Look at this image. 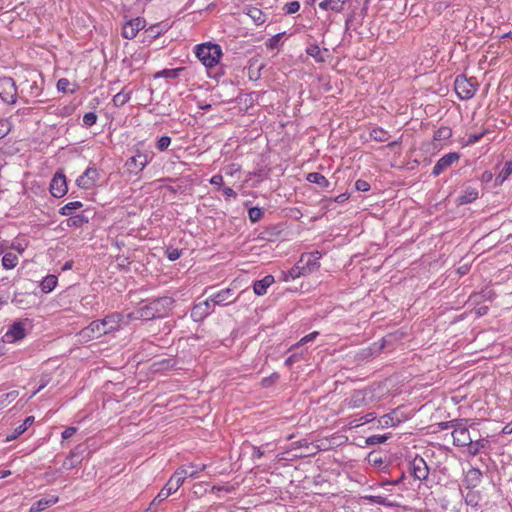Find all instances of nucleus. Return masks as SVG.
Segmentation results:
<instances>
[{"label":"nucleus","instance_id":"28","mask_svg":"<svg viewBox=\"0 0 512 512\" xmlns=\"http://www.w3.org/2000/svg\"><path fill=\"white\" fill-rule=\"evenodd\" d=\"M246 14L256 25H261L266 21V15L257 7H248Z\"/></svg>","mask_w":512,"mask_h":512},{"label":"nucleus","instance_id":"10","mask_svg":"<svg viewBox=\"0 0 512 512\" xmlns=\"http://www.w3.org/2000/svg\"><path fill=\"white\" fill-rule=\"evenodd\" d=\"M146 25V21L144 18L137 17L127 21L122 28V36L125 39H133L136 37L138 32L142 30Z\"/></svg>","mask_w":512,"mask_h":512},{"label":"nucleus","instance_id":"21","mask_svg":"<svg viewBox=\"0 0 512 512\" xmlns=\"http://www.w3.org/2000/svg\"><path fill=\"white\" fill-rule=\"evenodd\" d=\"M274 283V277L272 275H266L260 280H256L253 284L254 293L257 296L265 295L268 287Z\"/></svg>","mask_w":512,"mask_h":512},{"label":"nucleus","instance_id":"14","mask_svg":"<svg viewBox=\"0 0 512 512\" xmlns=\"http://www.w3.org/2000/svg\"><path fill=\"white\" fill-rule=\"evenodd\" d=\"M86 448L83 445L76 446L73 450L70 451L68 456L63 461L62 467L66 470H71L77 467L82 461V455L85 452Z\"/></svg>","mask_w":512,"mask_h":512},{"label":"nucleus","instance_id":"13","mask_svg":"<svg viewBox=\"0 0 512 512\" xmlns=\"http://www.w3.org/2000/svg\"><path fill=\"white\" fill-rule=\"evenodd\" d=\"M460 158L459 153L450 152L442 156L434 165L432 170V175L434 177L439 176L443 171L449 168L454 162L458 161Z\"/></svg>","mask_w":512,"mask_h":512},{"label":"nucleus","instance_id":"5","mask_svg":"<svg viewBox=\"0 0 512 512\" xmlns=\"http://www.w3.org/2000/svg\"><path fill=\"white\" fill-rule=\"evenodd\" d=\"M17 86L13 78H0V98L7 104H15L17 100Z\"/></svg>","mask_w":512,"mask_h":512},{"label":"nucleus","instance_id":"27","mask_svg":"<svg viewBox=\"0 0 512 512\" xmlns=\"http://www.w3.org/2000/svg\"><path fill=\"white\" fill-rule=\"evenodd\" d=\"M512 174V159L505 162L503 168L495 178V185L500 186Z\"/></svg>","mask_w":512,"mask_h":512},{"label":"nucleus","instance_id":"26","mask_svg":"<svg viewBox=\"0 0 512 512\" xmlns=\"http://www.w3.org/2000/svg\"><path fill=\"white\" fill-rule=\"evenodd\" d=\"M70 217L66 220V224L68 227H76L80 228L84 224L89 222V217L84 213H79L76 215H69Z\"/></svg>","mask_w":512,"mask_h":512},{"label":"nucleus","instance_id":"34","mask_svg":"<svg viewBox=\"0 0 512 512\" xmlns=\"http://www.w3.org/2000/svg\"><path fill=\"white\" fill-rule=\"evenodd\" d=\"M82 207L83 203L81 201L69 202L60 208L59 214H61L62 216H69L72 215L73 211L80 209Z\"/></svg>","mask_w":512,"mask_h":512},{"label":"nucleus","instance_id":"11","mask_svg":"<svg viewBox=\"0 0 512 512\" xmlns=\"http://www.w3.org/2000/svg\"><path fill=\"white\" fill-rule=\"evenodd\" d=\"M322 257L321 252L313 251L310 253H304L300 257V264L305 268L307 274L316 271L320 267V259Z\"/></svg>","mask_w":512,"mask_h":512},{"label":"nucleus","instance_id":"44","mask_svg":"<svg viewBox=\"0 0 512 512\" xmlns=\"http://www.w3.org/2000/svg\"><path fill=\"white\" fill-rule=\"evenodd\" d=\"M284 35L285 32L275 34L265 42V46L270 50L277 49L279 47L280 40Z\"/></svg>","mask_w":512,"mask_h":512},{"label":"nucleus","instance_id":"53","mask_svg":"<svg viewBox=\"0 0 512 512\" xmlns=\"http://www.w3.org/2000/svg\"><path fill=\"white\" fill-rule=\"evenodd\" d=\"M284 11L286 14H294L299 11L300 3L299 1H291L285 4Z\"/></svg>","mask_w":512,"mask_h":512},{"label":"nucleus","instance_id":"56","mask_svg":"<svg viewBox=\"0 0 512 512\" xmlns=\"http://www.w3.org/2000/svg\"><path fill=\"white\" fill-rule=\"evenodd\" d=\"M495 297V293L491 289H484L479 294L474 295L473 298H480L482 300L491 301Z\"/></svg>","mask_w":512,"mask_h":512},{"label":"nucleus","instance_id":"54","mask_svg":"<svg viewBox=\"0 0 512 512\" xmlns=\"http://www.w3.org/2000/svg\"><path fill=\"white\" fill-rule=\"evenodd\" d=\"M393 413H390V414H386V415H383L379 420V425L382 426V427H388V426H394L395 423H394V417H393Z\"/></svg>","mask_w":512,"mask_h":512},{"label":"nucleus","instance_id":"40","mask_svg":"<svg viewBox=\"0 0 512 512\" xmlns=\"http://www.w3.org/2000/svg\"><path fill=\"white\" fill-rule=\"evenodd\" d=\"M186 478H188L187 470L183 466L179 467L170 477V479L180 486H182Z\"/></svg>","mask_w":512,"mask_h":512},{"label":"nucleus","instance_id":"18","mask_svg":"<svg viewBox=\"0 0 512 512\" xmlns=\"http://www.w3.org/2000/svg\"><path fill=\"white\" fill-rule=\"evenodd\" d=\"M26 336L24 325L21 321L13 322L5 333L7 341L14 342L22 340Z\"/></svg>","mask_w":512,"mask_h":512},{"label":"nucleus","instance_id":"38","mask_svg":"<svg viewBox=\"0 0 512 512\" xmlns=\"http://www.w3.org/2000/svg\"><path fill=\"white\" fill-rule=\"evenodd\" d=\"M370 137L377 142H386L390 136L386 130L377 127L370 131Z\"/></svg>","mask_w":512,"mask_h":512},{"label":"nucleus","instance_id":"3","mask_svg":"<svg viewBox=\"0 0 512 512\" xmlns=\"http://www.w3.org/2000/svg\"><path fill=\"white\" fill-rule=\"evenodd\" d=\"M195 55L205 67L212 68L219 63L222 49L216 43L205 42L195 46Z\"/></svg>","mask_w":512,"mask_h":512},{"label":"nucleus","instance_id":"16","mask_svg":"<svg viewBox=\"0 0 512 512\" xmlns=\"http://www.w3.org/2000/svg\"><path fill=\"white\" fill-rule=\"evenodd\" d=\"M238 297H234V290L225 288L210 296L213 305H229L234 303Z\"/></svg>","mask_w":512,"mask_h":512},{"label":"nucleus","instance_id":"52","mask_svg":"<svg viewBox=\"0 0 512 512\" xmlns=\"http://www.w3.org/2000/svg\"><path fill=\"white\" fill-rule=\"evenodd\" d=\"M171 144V138L169 136H162L158 139L156 143V148L159 151H165L169 145Z\"/></svg>","mask_w":512,"mask_h":512},{"label":"nucleus","instance_id":"36","mask_svg":"<svg viewBox=\"0 0 512 512\" xmlns=\"http://www.w3.org/2000/svg\"><path fill=\"white\" fill-rule=\"evenodd\" d=\"M177 362L174 358H165L158 362H154L153 367L156 371L169 370L176 366Z\"/></svg>","mask_w":512,"mask_h":512},{"label":"nucleus","instance_id":"45","mask_svg":"<svg viewBox=\"0 0 512 512\" xmlns=\"http://www.w3.org/2000/svg\"><path fill=\"white\" fill-rule=\"evenodd\" d=\"M27 85V94L31 97H37L41 94V88L37 84V81L30 82L29 80L25 81Z\"/></svg>","mask_w":512,"mask_h":512},{"label":"nucleus","instance_id":"59","mask_svg":"<svg viewBox=\"0 0 512 512\" xmlns=\"http://www.w3.org/2000/svg\"><path fill=\"white\" fill-rule=\"evenodd\" d=\"M465 503L469 506L476 507L478 505V496L475 493H468L465 497Z\"/></svg>","mask_w":512,"mask_h":512},{"label":"nucleus","instance_id":"2","mask_svg":"<svg viewBox=\"0 0 512 512\" xmlns=\"http://www.w3.org/2000/svg\"><path fill=\"white\" fill-rule=\"evenodd\" d=\"M122 321L123 315L121 313L109 314L101 320L92 321L80 331V336L88 340L98 339L105 334L118 330Z\"/></svg>","mask_w":512,"mask_h":512},{"label":"nucleus","instance_id":"23","mask_svg":"<svg viewBox=\"0 0 512 512\" xmlns=\"http://www.w3.org/2000/svg\"><path fill=\"white\" fill-rule=\"evenodd\" d=\"M349 0H319L318 6L325 11L340 12Z\"/></svg>","mask_w":512,"mask_h":512},{"label":"nucleus","instance_id":"32","mask_svg":"<svg viewBox=\"0 0 512 512\" xmlns=\"http://www.w3.org/2000/svg\"><path fill=\"white\" fill-rule=\"evenodd\" d=\"M306 179L308 182L317 184L323 188H328L330 186V182L326 177L318 172L309 173Z\"/></svg>","mask_w":512,"mask_h":512},{"label":"nucleus","instance_id":"17","mask_svg":"<svg viewBox=\"0 0 512 512\" xmlns=\"http://www.w3.org/2000/svg\"><path fill=\"white\" fill-rule=\"evenodd\" d=\"M453 437V444L458 447H468L471 444V436L468 428H454L451 433Z\"/></svg>","mask_w":512,"mask_h":512},{"label":"nucleus","instance_id":"50","mask_svg":"<svg viewBox=\"0 0 512 512\" xmlns=\"http://www.w3.org/2000/svg\"><path fill=\"white\" fill-rule=\"evenodd\" d=\"M165 254L170 261H175L181 257L182 250L174 247H168Z\"/></svg>","mask_w":512,"mask_h":512},{"label":"nucleus","instance_id":"63","mask_svg":"<svg viewBox=\"0 0 512 512\" xmlns=\"http://www.w3.org/2000/svg\"><path fill=\"white\" fill-rule=\"evenodd\" d=\"M277 234L278 232L275 233L273 230H266L260 233L259 238L262 240L273 241V237Z\"/></svg>","mask_w":512,"mask_h":512},{"label":"nucleus","instance_id":"35","mask_svg":"<svg viewBox=\"0 0 512 512\" xmlns=\"http://www.w3.org/2000/svg\"><path fill=\"white\" fill-rule=\"evenodd\" d=\"M307 272L302 264H300V260L288 271L285 276V280L287 281L289 278L296 279L301 275H306Z\"/></svg>","mask_w":512,"mask_h":512},{"label":"nucleus","instance_id":"19","mask_svg":"<svg viewBox=\"0 0 512 512\" xmlns=\"http://www.w3.org/2000/svg\"><path fill=\"white\" fill-rule=\"evenodd\" d=\"M368 394H371V391L367 389L355 390L348 401V406L350 408H360L367 405L369 403Z\"/></svg>","mask_w":512,"mask_h":512},{"label":"nucleus","instance_id":"51","mask_svg":"<svg viewBox=\"0 0 512 512\" xmlns=\"http://www.w3.org/2000/svg\"><path fill=\"white\" fill-rule=\"evenodd\" d=\"M97 115L94 112L85 113L83 116V124L87 127H91L97 122Z\"/></svg>","mask_w":512,"mask_h":512},{"label":"nucleus","instance_id":"6","mask_svg":"<svg viewBox=\"0 0 512 512\" xmlns=\"http://www.w3.org/2000/svg\"><path fill=\"white\" fill-rule=\"evenodd\" d=\"M49 190L52 196L56 198H61L66 195L68 192V186L63 170L60 169L56 171L50 182Z\"/></svg>","mask_w":512,"mask_h":512},{"label":"nucleus","instance_id":"20","mask_svg":"<svg viewBox=\"0 0 512 512\" xmlns=\"http://www.w3.org/2000/svg\"><path fill=\"white\" fill-rule=\"evenodd\" d=\"M479 196V191L475 187L467 186L463 189L462 193L457 197L458 205H465L472 203Z\"/></svg>","mask_w":512,"mask_h":512},{"label":"nucleus","instance_id":"25","mask_svg":"<svg viewBox=\"0 0 512 512\" xmlns=\"http://www.w3.org/2000/svg\"><path fill=\"white\" fill-rule=\"evenodd\" d=\"M33 422H34L33 416L26 417L25 420L23 421V423L20 424L19 426H17L11 435L7 436L6 440L12 441V440L16 439L21 434H23L28 429V427L33 424Z\"/></svg>","mask_w":512,"mask_h":512},{"label":"nucleus","instance_id":"29","mask_svg":"<svg viewBox=\"0 0 512 512\" xmlns=\"http://www.w3.org/2000/svg\"><path fill=\"white\" fill-rule=\"evenodd\" d=\"M185 71V67H178L174 69H163L155 74V78H169L176 79L182 72Z\"/></svg>","mask_w":512,"mask_h":512},{"label":"nucleus","instance_id":"62","mask_svg":"<svg viewBox=\"0 0 512 512\" xmlns=\"http://www.w3.org/2000/svg\"><path fill=\"white\" fill-rule=\"evenodd\" d=\"M15 397H16L15 391L0 395V406H5L7 404V402L10 401V398L14 399Z\"/></svg>","mask_w":512,"mask_h":512},{"label":"nucleus","instance_id":"9","mask_svg":"<svg viewBox=\"0 0 512 512\" xmlns=\"http://www.w3.org/2000/svg\"><path fill=\"white\" fill-rule=\"evenodd\" d=\"M409 472L415 479L422 481L427 479L429 468L426 461L422 457L416 456L409 463Z\"/></svg>","mask_w":512,"mask_h":512},{"label":"nucleus","instance_id":"46","mask_svg":"<svg viewBox=\"0 0 512 512\" xmlns=\"http://www.w3.org/2000/svg\"><path fill=\"white\" fill-rule=\"evenodd\" d=\"M452 135V131L449 127H440L434 132V140H445L450 138Z\"/></svg>","mask_w":512,"mask_h":512},{"label":"nucleus","instance_id":"57","mask_svg":"<svg viewBox=\"0 0 512 512\" xmlns=\"http://www.w3.org/2000/svg\"><path fill=\"white\" fill-rule=\"evenodd\" d=\"M355 188H356L357 191L367 192V191L370 190V184L367 181H365V180L358 179L355 182Z\"/></svg>","mask_w":512,"mask_h":512},{"label":"nucleus","instance_id":"1","mask_svg":"<svg viewBox=\"0 0 512 512\" xmlns=\"http://www.w3.org/2000/svg\"><path fill=\"white\" fill-rule=\"evenodd\" d=\"M174 299L169 296L158 297L152 299L140 306L136 310L127 314L128 320H152L156 318H163L171 311Z\"/></svg>","mask_w":512,"mask_h":512},{"label":"nucleus","instance_id":"58","mask_svg":"<svg viewBox=\"0 0 512 512\" xmlns=\"http://www.w3.org/2000/svg\"><path fill=\"white\" fill-rule=\"evenodd\" d=\"M10 132V124L6 120H0V139L4 138Z\"/></svg>","mask_w":512,"mask_h":512},{"label":"nucleus","instance_id":"47","mask_svg":"<svg viewBox=\"0 0 512 512\" xmlns=\"http://www.w3.org/2000/svg\"><path fill=\"white\" fill-rule=\"evenodd\" d=\"M364 499L369 501L372 504H378L383 506H390L391 504L388 502L387 498L382 497L380 495H367L364 496Z\"/></svg>","mask_w":512,"mask_h":512},{"label":"nucleus","instance_id":"22","mask_svg":"<svg viewBox=\"0 0 512 512\" xmlns=\"http://www.w3.org/2000/svg\"><path fill=\"white\" fill-rule=\"evenodd\" d=\"M305 52L307 55L314 58V60L317 63H323L326 61V57L324 56V53L328 54L329 51L327 48L320 49L319 45L314 43V44H310L309 46H307Z\"/></svg>","mask_w":512,"mask_h":512},{"label":"nucleus","instance_id":"43","mask_svg":"<svg viewBox=\"0 0 512 512\" xmlns=\"http://www.w3.org/2000/svg\"><path fill=\"white\" fill-rule=\"evenodd\" d=\"M391 437V434H384V435H371L366 438V444L367 445H377L382 444L385 441H387Z\"/></svg>","mask_w":512,"mask_h":512},{"label":"nucleus","instance_id":"39","mask_svg":"<svg viewBox=\"0 0 512 512\" xmlns=\"http://www.w3.org/2000/svg\"><path fill=\"white\" fill-rule=\"evenodd\" d=\"M482 477V472L477 468H472L467 473V481L473 487L477 486L480 483Z\"/></svg>","mask_w":512,"mask_h":512},{"label":"nucleus","instance_id":"61","mask_svg":"<svg viewBox=\"0 0 512 512\" xmlns=\"http://www.w3.org/2000/svg\"><path fill=\"white\" fill-rule=\"evenodd\" d=\"M210 183L217 187L218 189H221L223 184H224V180H223V176L220 175V174H215L214 176H212V178L210 179Z\"/></svg>","mask_w":512,"mask_h":512},{"label":"nucleus","instance_id":"7","mask_svg":"<svg viewBox=\"0 0 512 512\" xmlns=\"http://www.w3.org/2000/svg\"><path fill=\"white\" fill-rule=\"evenodd\" d=\"M151 158L147 153L137 150L136 154L127 160L126 166L130 172L138 174L148 165Z\"/></svg>","mask_w":512,"mask_h":512},{"label":"nucleus","instance_id":"55","mask_svg":"<svg viewBox=\"0 0 512 512\" xmlns=\"http://www.w3.org/2000/svg\"><path fill=\"white\" fill-rule=\"evenodd\" d=\"M318 335H319L318 331H313V332L309 333L308 335L304 336L303 338H301L299 340V342L297 344H295L293 347L296 348L298 346H301L308 342H311V341L315 340Z\"/></svg>","mask_w":512,"mask_h":512},{"label":"nucleus","instance_id":"64","mask_svg":"<svg viewBox=\"0 0 512 512\" xmlns=\"http://www.w3.org/2000/svg\"><path fill=\"white\" fill-rule=\"evenodd\" d=\"M485 132L478 133V134H470L467 139L468 145H473L477 143L484 135Z\"/></svg>","mask_w":512,"mask_h":512},{"label":"nucleus","instance_id":"42","mask_svg":"<svg viewBox=\"0 0 512 512\" xmlns=\"http://www.w3.org/2000/svg\"><path fill=\"white\" fill-rule=\"evenodd\" d=\"M485 442L486 441L483 439L476 440V441L471 439V444L468 445L469 454H471L473 456L477 455L480 452V450L485 447Z\"/></svg>","mask_w":512,"mask_h":512},{"label":"nucleus","instance_id":"4","mask_svg":"<svg viewBox=\"0 0 512 512\" xmlns=\"http://www.w3.org/2000/svg\"><path fill=\"white\" fill-rule=\"evenodd\" d=\"M478 83L474 77L467 78L460 74L454 81V90L461 100L471 99L477 91Z\"/></svg>","mask_w":512,"mask_h":512},{"label":"nucleus","instance_id":"31","mask_svg":"<svg viewBox=\"0 0 512 512\" xmlns=\"http://www.w3.org/2000/svg\"><path fill=\"white\" fill-rule=\"evenodd\" d=\"M131 91H126V88H123L120 92L114 95L112 102L115 107L124 106L131 98Z\"/></svg>","mask_w":512,"mask_h":512},{"label":"nucleus","instance_id":"33","mask_svg":"<svg viewBox=\"0 0 512 512\" xmlns=\"http://www.w3.org/2000/svg\"><path fill=\"white\" fill-rule=\"evenodd\" d=\"M165 31L164 27L161 25V23H157L154 25H151L149 28H147L144 31V35L146 38H148L150 41L156 39L159 37L163 32Z\"/></svg>","mask_w":512,"mask_h":512},{"label":"nucleus","instance_id":"48","mask_svg":"<svg viewBox=\"0 0 512 512\" xmlns=\"http://www.w3.org/2000/svg\"><path fill=\"white\" fill-rule=\"evenodd\" d=\"M263 216V211L259 207H251L248 210V217L252 223L258 222Z\"/></svg>","mask_w":512,"mask_h":512},{"label":"nucleus","instance_id":"37","mask_svg":"<svg viewBox=\"0 0 512 512\" xmlns=\"http://www.w3.org/2000/svg\"><path fill=\"white\" fill-rule=\"evenodd\" d=\"M18 264V257L14 253H5L2 257V266L5 269H13Z\"/></svg>","mask_w":512,"mask_h":512},{"label":"nucleus","instance_id":"49","mask_svg":"<svg viewBox=\"0 0 512 512\" xmlns=\"http://www.w3.org/2000/svg\"><path fill=\"white\" fill-rule=\"evenodd\" d=\"M186 470H187V475L188 477L190 478H196L197 477V474L200 472V471H203L205 469V465H202L200 467H196L194 464L190 463L188 465H184L183 466Z\"/></svg>","mask_w":512,"mask_h":512},{"label":"nucleus","instance_id":"41","mask_svg":"<svg viewBox=\"0 0 512 512\" xmlns=\"http://www.w3.org/2000/svg\"><path fill=\"white\" fill-rule=\"evenodd\" d=\"M70 85H71V83L67 78H60L57 82V89H58V91L63 92V93L73 94V93H75L76 88L70 89L69 88ZM73 86L76 87L75 84H73Z\"/></svg>","mask_w":512,"mask_h":512},{"label":"nucleus","instance_id":"15","mask_svg":"<svg viewBox=\"0 0 512 512\" xmlns=\"http://www.w3.org/2000/svg\"><path fill=\"white\" fill-rule=\"evenodd\" d=\"M180 487L181 486L176 484V482H174L172 479H169L168 482L164 485V487L160 490V492L150 503V508L161 504L171 494L175 493Z\"/></svg>","mask_w":512,"mask_h":512},{"label":"nucleus","instance_id":"60","mask_svg":"<svg viewBox=\"0 0 512 512\" xmlns=\"http://www.w3.org/2000/svg\"><path fill=\"white\" fill-rule=\"evenodd\" d=\"M348 199H349V194L348 193H342V194L336 196L335 198L324 199V201H327L328 203H332V202L344 203Z\"/></svg>","mask_w":512,"mask_h":512},{"label":"nucleus","instance_id":"8","mask_svg":"<svg viewBox=\"0 0 512 512\" xmlns=\"http://www.w3.org/2000/svg\"><path fill=\"white\" fill-rule=\"evenodd\" d=\"M100 178V173L95 167H88L76 180L78 187L88 190L94 187Z\"/></svg>","mask_w":512,"mask_h":512},{"label":"nucleus","instance_id":"30","mask_svg":"<svg viewBox=\"0 0 512 512\" xmlns=\"http://www.w3.org/2000/svg\"><path fill=\"white\" fill-rule=\"evenodd\" d=\"M57 277L55 275H47L40 283V288L43 293H50L57 285Z\"/></svg>","mask_w":512,"mask_h":512},{"label":"nucleus","instance_id":"12","mask_svg":"<svg viewBox=\"0 0 512 512\" xmlns=\"http://www.w3.org/2000/svg\"><path fill=\"white\" fill-rule=\"evenodd\" d=\"M214 306L213 302L210 301V297L203 302L195 304L190 312V317L195 322H200L205 319L211 313V307Z\"/></svg>","mask_w":512,"mask_h":512},{"label":"nucleus","instance_id":"24","mask_svg":"<svg viewBox=\"0 0 512 512\" xmlns=\"http://www.w3.org/2000/svg\"><path fill=\"white\" fill-rule=\"evenodd\" d=\"M58 497L50 496L47 498H42L35 503L32 504L30 508V512H40L45 510L46 508L52 506L53 504L57 503Z\"/></svg>","mask_w":512,"mask_h":512}]
</instances>
